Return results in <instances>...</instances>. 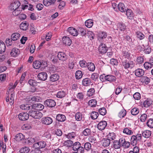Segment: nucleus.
Wrapping results in <instances>:
<instances>
[{
	"instance_id": "obj_1",
	"label": "nucleus",
	"mask_w": 153,
	"mask_h": 153,
	"mask_svg": "<svg viewBox=\"0 0 153 153\" xmlns=\"http://www.w3.org/2000/svg\"><path fill=\"white\" fill-rule=\"evenodd\" d=\"M142 138L141 134H137L136 135H132L131 138V143L133 146H136L140 142Z\"/></svg>"
},
{
	"instance_id": "obj_2",
	"label": "nucleus",
	"mask_w": 153,
	"mask_h": 153,
	"mask_svg": "<svg viewBox=\"0 0 153 153\" xmlns=\"http://www.w3.org/2000/svg\"><path fill=\"white\" fill-rule=\"evenodd\" d=\"M122 65L124 68L127 69L128 68H132L135 66V64L132 61H129L128 59H122Z\"/></svg>"
},
{
	"instance_id": "obj_3",
	"label": "nucleus",
	"mask_w": 153,
	"mask_h": 153,
	"mask_svg": "<svg viewBox=\"0 0 153 153\" xmlns=\"http://www.w3.org/2000/svg\"><path fill=\"white\" fill-rule=\"evenodd\" d=\"M29 115L34 119H39L41 118L42 116V114L38 111L31 110L29 112Z\"/></svg>"
},
{
	"instance_id": "obj_4",
	"label": "nucleus",
	"mask_w": 153,
	"mask_h": 153,
	"mask_svg": "<svg viewBox=\"0 0 153 153\" xmlns=\"http://www.w3.org/2000/svg\"><path fill=\"white\" fill-rule=\"evenodd\" d=\"M20 5V2L18 1H15L11 4L10 9L11 10H14L13 12V15H18V13L17 14H14V12L15 13L16 10L17 11V9Z\"/></svg>"
},
{
	"instance_id": "obj_5",
	"label": "nucleus",
	"mask_w": 153,
	"mask_h": 153,
	"mask_svg": "<svg viewBox=\"0 0 153 153\" xmlns=\"http://www.w3.org/2000/svg\"><path fill=\"white\" fill-rule=\"evenodd\" d=\"M46 143L44 141H42L35 143L33 145V147L35 149H41L45 147L46 146Z\"/></svg>"
},
{
	"instance_id": "obj_6",
	"label": "nucleus",
	"mask_w": 153,
	"mask_h": 153,
	"mask_svg": "<svg viewBox=\"0 0 153 153\" xmlns=\"http://www.w3.org/2000/svg\"><path fill=\"white\" fill-rule=\"evenodd\" d=\"M41 122L44 124L49 125L52 123L53 120L50 117H43L41 119Z\"/></svg>"
},
{
	"instance_id": "obj_7",
	"label": "nucleus",
	"mask_w": 153,
	"mask_h": 153,
	"mask_svg": "<svg viewBox=\"0 0 153 153\" xmlns=\"http://www.w3.org/2000/svg\"><path fill=\"white\" fill-rule=\"evenodd\" d=\"M44 104L45 105L49 107H53L55 106L56 103L55 101L53 100L48 99L44 102Z\"/></svg>"
},
{
	"instance_id": "obj_8",
	"label": "nucleus",
	"mask_w": 153,
	"mask_h": 153,
	"mask_svg": "<svg viewBox=\"0 0 153 153\" xmlns=\"http://www.w3.org/2000/svg\"><path fill=\"white\" fill-rule=\"evenodd\" d=\"M108 50L106 45L102 43H101L99 47V51L100 53L104 54Z\"/></svg>"
},
{
	"instance_id": "obj_9",
	"label": "nucleus",
	"mask_w": 153,
	"mask_h": 153,
	"mask_svg": "<svg viewBox=\"0 0 153 153\" xmlns=\"http://www.w3.org/2000/svg\"><path fill=\"white\" fill-rule=\"evenodd\" d=\"M29 113H20L18 116L19 119L22 121H25L27 120L29 118Z\"/></svg>"
},
{
	"instance_id": "obj_10",
	"label": "nucleus",
	"mask_w": 153,
	"mask_h": 153,
	"mask_svg": "<svg viewBox=\"0 0 153 153\" xmlns=\"http://www.w3.org/2000/svg\"><path fill=\"white\" fill-rule=\"evenodd\" d=\"M107 125L106 121H100L98 124L97 128L100 131L103 130L106 127Z\"/></svg>"
},
{
	"instance_id": "obj_11",
	"label": "nucleus",
	"mask_w": 153,
	"mask_h": 153,
	"mask_svg": "<svg viewBox=\"0 0 153 153\" xmlns=\"http://www.w3.org/2000/svg\"><path fill=\"white\" fill-rule=\"evenodd\" d=\"M152 101L150 99H147L143 102H141V104L143 107L147 108L152 104Z\"/></svg>"
},
{
	"instance_id": "obj_12",
	"label": "nucleus",
	"mask_w": 153,
	"mask_h": 153,
	"mask_svg": "<svg viewBox=\"0 0 153 153\" xmlns=\"http://www.w3.org/2000/svg\"><path fill=\"white\" fill-rule=\"evenodd\" d=\"M44 106L40 103H35L32 105V108L36 109L37 111L42 110L44 108Z\"/></svg>"
},
{
	"instance_id": "obj_13",
	"label": "nucleus",
	"mask_w": 153,
	"mask_h": 153,
	"mask_svg": "<svg viewBox=\"0 0 153 153\" xmlns=\"http://www.w3.org/2000/svg\"><path fill=\"white\" fill-rule=\"evenodd\" d=\"M47 74L46 72H42L39 73L37 75L38 79L42 81L45 80L47 78Z\"/></svg>"
},
{
	"instance_id": "obj_14",
	"label": "nucleus",
	"mask_w": 153,
	"mask_h": 153,
	"mask_svg": "<svg viewBox=\"0 0 153 153\" xmlns=\"http://www.w3.org/2000/svg\"><path fill=\"white\" fill-rule=\"evenodd\" d=\"M57 56L59 60L63 61H65L67 59V56L63 52H60L58 53Z\"/></svg>"
},
{
	"instance_id": "obj_15",
	"label": "nucleus",
	"mask_w": 153,
	"mask_h": 153,
	"mask_svg": "<svg viewBox=\"0 0 153 153\" xmlns=\"http://www.w3.org/2000/svg\"><path fill=\"white\" fill-rule=\"evenodd\" d=\"M62 41L64 44L68 46H70L72 43V41L70 38L67 36L63 37Z\"/></svg>"
},
{
	"instance_id": "obj_16",
	"label": "nucleus",
	"mask_w": 153,
	"mask_h": 153,
	"mask_svg": "<svg viewBox=\"0 0 153 153\" xmlns=\"http://www.w3.org/2000/svg\"><path fill=\"white\" fill-rule=\"evenodd\" d=\"M120 139L119 140H114L112 143L113 147L116 149H120L121 147Z\"/></svg>"
},
{
	"instance_id": "obj_17",
	"label": "nucleus",
	"mask_w": 153,
	"mask_h": 153,
	"mask_svg": "<svg viewBox=\"0 0 153 153\" xmlns=\"http://www.w3.org/2000/svg\"><path fill=\"white\" fill-rule=\"evenodd\" d=\"M68 30L69 33L74 36H76L78 35V32L74 28L70 27L68 28Z\"/></svg>"
},
{
	"instance_id": "obj_18",
	"label": "nucleus",
	"mask_w": 153,
	"mask_h": 153,
	"mask_svg": "<svg viewBox=\"0 0 153 153\" xmlns=\"http://www.w3.org/2000/svg\"><path fill=\"white\" fill-rule=\"evenodd\" d=\"M134 72L135 75L139 77L142 76L144 74V71L140 68H138Z\"/></svg>"
},
{
	"instance_id": "obj_19",
	"label": "nucleus",
	"mask_w": 153,
	"mask_h": 153,
	"mask_svg": "<svg viewBox=\"0 0 153 153\" xmlns=\"http://www.w3.org/2000/svg\"><path fill=\"white\" fill-rule=\"evenodd\" d=\"M82 83V85L85 86H87L92 84L91 80L88 78H85L83 79Z\"/></svg>"
},
{
	"instance_id": "obj_20",
	"label": "nucleus",
	"mask_w": 153,
	"mask_h": 153,
	"mask_svg": "<svg viewBox=\"0 0 153 153\" xmlns=\"http://www.w3.org/2000/svg\"><path fill=\"white\" fill-rule=\"evenodd\" d=\"M56 1V0H43V2L45 6L48 7L54 4Z\"/></svg>"
},
{
	"instance_id": "obj_21",
	"label": "nucleus",
	"mask_w": 153,
	"mask_h": 153,
	"mask_svg": "<svg viewBox=\"0 0 153 153\" xmlns=\"http://www.w3.org/2000/svg\"><path fill=\"white\" fill-rule=\"evenodd\" d=\"M29 23L25 22H22L20 25V28L21 29L23 30H26L28 28Z\"/></svg>"
},
{
	"instance_id": "obj_22",
	"label": "nucleus",
	"mask_w": 153,
	"mask_h": 153,
	"mask_svg": "<svg viewBox=\"0 0 153 153\" xmlns=\"http://www.w3.org/2000/svg\"><path fill=\"white\" fill-rule=\"evenodd\" d=\"M101 142L102 146L104 147L109 146L111 143L110 139L107 138L103 139Z\"/></svg>"
},
{
	"instance_id": "obj_23",
	"label": "nucleus",
	"mask_w": 153,
	"mask_h": 153,
	"mask_svg": "<svg viewBox=\"0 0 153 153\" xmlns=\"http://www.w3.org/2000/svg\"><path fill=\"white\" fill-rule=\"evenodd\" d=\"M19 50L18 49L14 48L12 50L10 53V54L12 56L16 57L19 54Z\"/></svg>"
},
{
	"instance_id": "obj_24",
	"label": "nucleus",
	"mask_w": 153,
	"mask_h": 153,
	"mask_svg": "<svg viewBox=\"0 0 153 153\" xmlns=\"http://www.w3.org/2000/svg\"><path fill=\"white\" fill-rule=\"evenodd\" d=\"M59 78V76L56 74L51 75L49 77L50 80L52 82H55L58 80Z\"/></svg>"
},
{
	"instance_id": "obj_25",
	"label": "nucleus",
	"mask_w": 153,
	"mask_h": 153,
	"mask_svg": "<svg viewBox=\"0 0 153 153\" xmlns=\"http://www.w3.org/2000/svg\"><path fill=\"white\" fill-rule=\"evenodd\" d=\"M25 143L28 145H32L33 143L37 141V139L36 137L28 138L27 140H26Z\"/></svg>"
},
{
	"instance_id": "obj_26",
	"label": "nucleus",
	"mask_w": 153,
	"mask_h": 153,
	"mask_svg": "<svg viewBox=\"0 0 153 153\" xmlns=\"http://www.w3.org/2000/svg\"><path fill=\"white\" fill-rule=\"evenodd\" d=\"M57 120L60 122H64L66 120V117L65 115L62 114H58L56 117Z\"/></svg>"
},
{
	"instance_id": "obj_27",
	"label": "nucleus",
	"mask_w": 153,
	"mask_h": 153,
	"mask_svg": "<svg viewBox=\"0 0 153 153\" xmlns=\"http://www.w3.org/2000/svg\"><path fill=\"white\" fill-rule=\"evenodd\" d=\"M67 94L66 91H59L57 94L56 97L59 98H62L64 97Z\"/></svg>"
},
{
	"instance_id": "obj_28",
	"label": "nucleus",
	"mask_w": 153,
	"mask_h": 153,
	"mask_svg": "<svg viewBox=\"0 0 153 153\" xmlns=\"http://www.w3.org/2000/svg\"><path fill=\"white\" fill-rule=\"evenodd\" d=\"M106 81L111 82L115 81L116 80V78L113 75L109 74L106 75Z\"/></svg>"
},
{
	"instance_id": "obj_29",
	"label": "nucleus",
	"mask_w": 153,
	"mask_h": 153,
	"mask_svg": "<svg viewBox=\"0 0 153 153\" xmlns=\"http://www.w3.org/2000/svg\"><path fill=\"white\" fill-rule=\"evenodd\" d=\"M76 120L78 121H80L84 120V117L80 112H77L75 115Z\"/></svg>"
},
{
	"instance_id": "obj_30",
	"label": "nucleus",
	"mask_w": 153,
	"mask_h": 153,
	"mask_svg": "<svg viewBox=\"0 0 153 153\" xmlns=\"http://www.w3.org/2000/svg\"><path fill=\"white\" fill-rule=\"evenodd\" d=\"M117 7L119 10L122 12H125L126 10L124 4L122 3H120Z\"/></svg>"
},
{
	"instance_id": "obj_31",
	"label": "nucleus",
	"mask_w": 153,
	"mask_h": 153,
	"mask_svg": "<svg viewBox=\"0 0 153 153\" xmlns=\"http://www.w3.org/2000/svg\"><path fill=\"white\" fill-rule=\"evenodd\" d=\"M141 82L144 84H147L150 82V79L146 76H144L141 78L140 79Z\"/></svg>"
},
{
	"instance_id": "obj_32",
	"label": "nucleus",
	"mask_w": 153,
	"mask_h": 153,
	"mask_svg": "<svg viewBox=\"0 0 153 153\" xmlns=\"http://www.w3.org/2000/svg\"><path fill=\"white\" fill-rule=\"evenodd\" d=\"M107 36V34L104 32H99L98 34V39L100 40L105 38Z\"/></svg>"
},
{
	"instance_id": "obj_33",
	"label": "nucleus",
	"mask_w": 153,
	"mask_h": 153,
	"mask_svg": "<svg viewBox=\"0 0 153 153\" xmlns=\"http://www.w3.org/2000/svg\"><path fill=\"white\" fill-rule=\"evenodd\" d=\"M20 108L23 110H29L30 108H32V105L29 104H23L20 106Z\"/></svg>"
},
{
	"instance_id": "obj_34",
	"label": "nucleus",
	"mask_w": 153,
	"mask_h": 153,
	"mask_svg": "<svg viewBox=\"0 0 153 153\" xmlns=\"http://www.w3.org/2000/svg\"><path fill=\"white\" fill-rule=\"evenodd\" d=\"M126 114V110L124 109H122L118 113V117L122 118L124 117Z\"/></svg>"
},
{
	"instance_id": "obj_35",
	"label": "nucleus",
	"mask_w": 153,
	"mask_h": 153,
	"mask_svg": "<svg viewBox=\"0 0 153 153\" xmlns=\"http://www.w3.org/2000/svg\"><path fill=\"white\" fill-rule=\"evenodd\" d=\"M24 135L22 133H19L15 136V139L17 141H20L24 139Z\"/></svg>"
},
{
	"instance_id": "obj_36",
	"label": "nucleus",
	"mask_w": 153,
	"mask_h": 153,
	"mask_svg": "<svg viewBox=\"0 0 153 153\" xmlns=\"http://www.w3.org/2000/svg\"><path fill=\"white\" fill-rule=\"evenodd\" d=\"M6 49V46L3 42L0 41V53H2L4 52Z\"/></svg>"
},
{
	"instance_id": "obj_37",
	"label": "nucleus",
	"mask_w": 153,
	"mask_h": 153,
	"mask_svg": "<svg viewBox=\"0 0 153 153\" xmlns=\"http://www.w3.org/2000/svg\"><path fill=\"white\" fill-rule=\"evenodd\" d=\"M93 25V20L91 19H88L85 22V26L88 28L91 27Z\"/></svg>"
},
{
	"instance_id": "obj_38",
	"label": "nucleus",
	"mask_w": 153,
	"mask_h": 153,
	"mask_svg": "<svg viewBox=\"0 0 153 153\" xmlns=\"http://www.w3.org/2000/svg\"><path fill=\"white\" fill-rule=\"evenodd\" d=\"M20 37V35L18 33H15L12 34L11 36V39L13 41L18 40Z\"/></svg>"
},
{
	"instance_id": "obj_39",
	"label": "nucleus",
	"mask_w": 153,
	"mask_h": 153,
	"mask_svg": "<svg viewBox=\"0 0 153 153\" xmlns=\"http://www.w3.org/2000/svg\"><path fill=\"white\" fill-rule=\"evenodd\" d=\"M42 65V63L40 61H36L35 62H34L33 66L34 68L37 69L40 67Z\"/></svg>"
},
{
	"instance_id": "obj_40",
	"label": "nucleus",
	"mask_w": 153,
	"mask_h": 153,
	"mask_svg": "<svg viewBox=\"0 0 153 153\" xmlns=\"http://www.w3.org/2000/svg\"><path fill=\"white\" fill-rule=\"evenodd\" d=\"M151 131L148 130L145 131L142 133L143 136L146 138L149 137L151 136Z\"/></svg>"
},
{
	"instance_id": "obj_41",
	"label": "nucleus",
	"mask_w": 153,
	"mask_h": 153,
	"mask_svg": "<svg viewBox=\"0 0 153 153\" xmlns=\"http://www.w3.org/2000/svg\"><path fill=\"white\" fill-rule=\"evenodd\" d=\"M88 68L89 71H93L95 69V67L94 63L92 62H90L88 63Z\"/></svg>"
},
{
	"instance_id": "obj_42",
	"label": "nucleus",
	"mask_w": 153,
	"mask_h": 153,
	"mask_svg": "<svg viewBox=\"0 0 153 153\" xmlns=\"http://www.w3.org/2000/svg\"><path fill=\"white\" fill-rule=\"evenodd\" d=\"M97 104V101L95 99H92L89 100L88 102V104L91 107H95Z\"/></svg>"
},
{
	"instance_id": "obj_43",
	"label": "nucleus",
	"mask_w": 153,
	"mask_h": 153,
	"mask_svg": "<svg viewBox=\"0 0 153 153\" xmlns=\"http://www.w3.org/2000/svg\"><path fill=\"white\" fill-rule=\"evenodd\" d=\"M64 144L67 147H70L73 145V142L72 141L69 140L65 141Z\"/></svg>"
},
{
	"instance_id": "obj_44",
	"label": "nucleus",
	"mask_w": 153,
	"mask_h": 153,
	"mask_svg": "<svg viewBox=\"0 0 153 153\" xmlns=\"http://www.w3.org/2000/svg\"><path fill=\"white\" fill-rule=\"evenodd\" d=\"M84 147L85 149L87 151H90L91 149V145L89 142L86 143L84 145Z\"/></svg>"
},
{
	"instance_id": "obj_45",
	"label": "nucleus",
	"mask_w": 153,
	"mask_h": 153,
	"mask_svg": "<svg viewBox=\"0 0 153 153\" xmlns=\"http://www.w3.org/2000/svg\"><path fill=\"white\" fill-rule=\"evenodd\" d=\"M123 56L122 59L125 58L129 59L130 58V53L129 52L126 51H123Z\"/></svg>"
},
{
	"instance_id": "obj_46",
	"label": "nucleus",
	"mask_w": 153,
	"mask_h": 153,
	"mask_svg": "<svg viewBox=\"0 0 153 153\" xmlns=\"http://www.w3.org/2000/svg\"><path fill=\"white\" fill-rule=\"evenodd\" d=\"M118 28L120 30L124 31L126 28V26L123 23H119L118 25Z\"/></svg>"
},
{
	"instance_id": "obj_47",
	"label": "nucleus",
	"mask_w": 153,
	"mask_h": 153,
	"mask_svg": "<svg viewBox=\"0 0 153 153\" xmlns=\"http://www.w3.org/2000/svg\"><path fill=\"white\" fill-rule=\"evenodd\" d=\"M73 145V149L75 151H76L81 146L80 143L78 142H75Z\"/></svg>"
},
{
	"instance_id": "obj_48",
	"label": "nucleus",
	"mask_w": 153,
	"mask_h": 153,
	"mask_svg": "<svg viewBox=\"0 0 153 153\" xmlns=\"http://www.w3.org/2000/svg\"><path fill=\"white\" fill-rule=\"evenodd\" d=\"M91 133V130L88 128H86L82 132L83 134L85 136L90 135Z\"/></svg>"
},
{
	"instance_id": "obj_49",
	"label": "nucleus",
	"mask_w": 153,
	"mask_h": 153,
	"mask_svg": "<svg viewBox=\"0 0 153 153\" xmlns=\"http://www.w3.org/2000/svg\"><path fill=\"white\" fill-rule=\"evenodd\" d=\"M30 151V149L28 147H25L22 148L20 150L21 153H28Z\"/></svg>"
},
{
	"instance_id": "obj_50",
	"label": "nucleus",
	"mask_w": 153,
	"mask_h": 153,
	"mask_svg": "<svg viewBox=\"0 0 153 153\" xmlns=\"http://www.w3.org/2000/svg\"><path fill=\"white\" fill-rule=\"evenodd\" d=\"M99 115L98 113L96 111H92L91 114V117L93 119H96Z\"/></svg>"
},
{
	"instance_id": "obj_51",
	"label": "nucleus",
	"mask_w": 153,
	"mask_h": 153,
	"mask_svg": "<svg viewBox=\"0 0 153 153\" xmlns=\"http://www.w3.org/2000/svg\"><path fill=\"white\" fill-rule=\"evenodd\" d=\"M28 83L30 85L34 86L37 85V83L39 82L35 80L30 79L29 80Z\"/></svg>"
},
{
	"instance_id": "obj_52",
	"label": "nucleus",
	"mask_w": 153,
	"mask_h": 153,
	"mask_svg": "<svg viewBox=\"0 0 153 153\" xmlns=\"http://www.w3.org/2000/svg\"><path fill=\"white\" fill-rule=\"evenodd\" d=\"M147 126L150 128H153V119H149L146 123Z\"/></svg>"
},
{
	"instance_id": "obj_53",
	"label": "nucleus",
	"mask_w": 153,
	"mask_h": 153,
	"mask_svg": "<svg viewBox=\"0 0 153 153\" xmlns=\"http://www.w3.org/2000/svg\"><path fill=\"white\" fill-rule=\"evenodd\" d=\"M136 34L137 37L140 40L143 39L145 37L144 35L141 32H137Z\"/></svg>"
},
{
	"instance_id": "obj_54",
	"label": "nucleus",
	"mask_w": 153,
	"mask_h": 153,
	"mask_svg": "<svg viewBox=\"0 0 153 153\" xmlns=\"http://www.w3.org/2000/svg\"><path fill=\"white\" fill-rule=\"evenodd\" d=\"M139 109L136 108H134L132 109L131 110V113L133 115H136L139 113Z\"/></svg>"
},
{
	"instance_id": "obj_55",
	"label": "nucleus",
	"mask_w": 153,
	"mask_h": 153,
	"mask_svg": "<svg viewBox=\"0 0 153 153\" xmlns=\"http://www.w3.org/2000/svg\"><path fill=\"white\" fill-rule=\"evenodd\" d=\"M99 113L102 115H104L106 113V110L105 108L103 107L99 109Z\"/></svg>"
},
{
	"instance_id": "obj_56",
	"label": "nucleus",
	"mask_w": 153,
	"mask_h": 153,
	"mask_svg": "<svg viewBox=\"0 0 153 153\" xmlns=\"http://www.w3.org/2000/svg\"><path fill=\"white\" fill-rule=\"evenodd\" d=\"M144 58L142 56H139L137 58L136 60L137 64H141L143 62Z\"/></svg>"
},
{
	"instance_id": "obj_57",
	"label": "nucleus",
	"mask_w": 153,
	"mask_h": 153,
	"mask_svg": "<svg viewBox=\"0 0 153 153\" xmlns=\"http://www.w3.org/2000/svg\"><path fill=\"white\" fill-rule=\"evenodd\" d=\"M123 132L127 135H131L133 134V132L131 130L127 128L123 129Z\"/></svg>"
},
{
	"instance_id": "obj_58",
	"label": "nucleus",
	"mask_w": 153,
	"mask_h": 153,
	"mask_svg": "<svg viewBox=\"0 0 153 153\" xmlns=\"http://www.w3.org/2000/svg\"><path fill=\"white\" fill-rule=\"evenodd\" d=\"M40 100V99L38 97H33L30 99V102L34 103L36 102H39Z\"/></svg>"
},
{
	"instance_id": "obj_59",
	"label": "nucleus",
	"mask_w": 153,
	"mask_h": 153,
	"mask_svg": "<svg viewBox=\"0 0 153 153\" xmlns=\"http://www.w3.org/2000/svg\"><path fill=\"white\" fill-rule=\"evenodd\" d=\"M99 75L96 73H94L91 75V78L94 81H97Z\"/></svg>"
},
{
	"instance_id": "obj_60",
	"label": "nucleus",
	"mask_w": 153,
	"mask_h": 153,
	"mask_svg": "<svg viewBox=\"0 0 153 153\" xmlns=\"http://www.w3.org/2000/svg\"><path fill=\"white\" fill-rule=\"evenodd\" d=\"M75 76L76 79H80L82 76V73L80 71H78L76 72Z\"/></svg>"
},
{
	"instance_id": "obj_61",
	"label": "nucleus",
	"mask_w": 153,
	"mask_h": 153,
	"mask_svg": "<svg viewBox=\"0 0 153 153\" xmlns=\"http://www.w3.org/2000/svg\"><path fill=\"white\" fill-rule=\"evenodd\" d=\"M95 92V90L93 88H91L89 89L87 93V95L89 97L92 96Z\"/></svg>"
},
{
	"instance_id": "obj_62",
	"label": "nucleus",
	"mask_w": 153,
	"mask_h": 153,
	"mask_svg": "<svg viewBox=\"0 0 153 153\" xmlns=\"http://www.w3.org/2000/svg\"><path fill=\"white\" fill-rule=\"evenodd\" d=\"M76 136L75 133L74 132H72L68 133L66 136V137L68 139H74Z\"/></svg>"
},
{
	"instance_id": "obj_63",
	"label": "nucleus",
	"mask_w": 153,
	"mask_h": 153,
	"mask_svg": "<svg viewBox=\"0 0 153 153\" xmlns=\"http://www.w3.org/2000/svg\"><path fill=\"white\" fill-rule=\"evenodd\" d=\"M147 115L146 114H142L140 117V120L142 122H144L147 118Z\"/></svg>"
},
{
	"instance_id": "obj_64",
	"label": "nucleus",
	"mask_w": 153,
	"mask_h": 153,
	"mask_svg": "<svg viewBox=\"0 0 153 153\" xmlns=\"http://www.w3.org/2000/svg\"><path fill=\"white\" fill-rule=\"evenodd\" d=\"M133 97L136 100H139L141 98L140 94L138 92L135 93L133 95Z\"/></svg>"
}]
</instances>
